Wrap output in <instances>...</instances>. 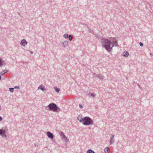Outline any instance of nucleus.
<instances>
[{
    "label": "nucleus",
    "instance_id": "39448f33",
    "mask_svg": "<svg viewBox=\"0 0 153 153\" xmlns=\"http://www.w3.org/2000/svg\"><path fill=\"white\" fill-rule=\"evenodd\" d=\"M0 135L2 137H6V132L2 128L0 129Z\"/></svg>",
    "mask_w": 153,
    "mask_h": 153
},
{
    "label": "nucleus",
    "instance_id": "6ab92c4d",
    "mask_svg": "<svg viewBox=\"0 0 153 153\" xmlns=\"http://www.w3.org/2000/svg\"><path fill=\"white\" fill-rule=\"evenodd\" d=\"M87 153H95V152L91 149H89L87 151Z\"/></svg>",
    "mask_w": 153,
    "mask_h": 153
},
{
    "label": "nucleus",
    "instance_id": "f704fd0d",
    "mask_svg": "<svg viewBox=\"0 0 153 153\" xmlns=\"http://www.w3.org/2000/svg\"><path fill=\"white\" fill-rule=\"evenodd\" d=\"M31 53H32H32H33V52L32 51H31Z\"/></svg>",
    "mask_w": 153,
    "mask_h": 153
},
{
    "label": "nucleus",
    "instance_id": "4468645a",
    "mask_svg": "<svg viewBox=\"0 0 153 153\" xmlns=\"http://www.w3.org/2000/svg\"><path fill=\"white\" fill-rule=\"evenodd\" d=\"M87 27L88 28V31L91 33H92V34H93L94 33V32H93V31L89 27H88V26L87 25Z\"/></svg>",
    "mask_w": 153,
    "mask_h": 153
},
{
    "label": "nucleus",
    "instance_id": "4be33fe9",
    "mask_svg": "<svg viewBox=\"0 0 153 153\" xmlns=\"http://www.w3.org/2000/svg\"><path fill=\"white\" fill-rule=\"evenodd\" d=\"M5 73H6L5 72V70H3L1 72L0 74L1 75H2Z\"/></svg>",
    "mask_w": 153,
    "mask_h": 153
},
{
    "label": "nucleus",
    "instance_id": "f257e3e1",
    "mask_svg": "<svg viewBox=\"0 0 153 153\" xmlns=\"http://www.w3.org/2000/svg\"><path fill=\"white\" fill-rule=\"evenodd\" d=\"M100 42L102 44V46L108 52H110L112 49V47L110 46L111 42L109 39L105 38H102Z\"/></svg>",
    "mask_w": 153,
    "mask_h": 153
},
{
    "label": "nucleus",
    "instance_id": "bb28decb",
    "mask_svg": "<svg viewBox=\"0 0 153 153\" xmlns=\"http://www.w3.org/2000/svg\"><path fill=\"white\" fill-rule=\"evenodd\" d=\"M93 75V76L94 77H97V75L95 73H94Z\"/></svg>",
    "mask_w": 153,
    "mask_h": 153
},
{
    "label": "nucleus",
    "instance_id": "a878e982",
    "mask_svg": "<svg viewBox=\"0 0 153 153\" xmlns=\"http://www.w3.org/2000/svg\"><path fill=\"white\" fill-rule=\"evenodd\" d=\"M63 139H64L65 141H67L68 140V139L67 137L66 136H65V137H64V138H63Z\"/></svg>",
    "mask_w": 153,
    "mask_h": 153
},
{
    "label": "nucleus",
    "instance_id": "cd10ccee",
    "mask_svg": "<svg viewBox=\"0 0 153 153\" xmlns=\"http://www.w3.org/2000/svg\"><path fill=\"white\" fill-rule=\"evenodd\" d=\"M139 45H140V46L141 47H143V43L141 42H140L139 43Z\"/></svg>",
    "mask_w": 153,
    "mask_h": 153
},
{
    "label": "nucleus",
    "instance_id": "393cba45",
    "mask_svg": "<svg viewBox=\"0 0 153 153\" xmlns=\"http://www.w3.org/2000/svg\"><path fill=\"white\" fill-rule=\"evenodd\" d=\"M34 146L35 147H38V143H35Z\"/></svg>",
    "mask_w": 153,
    "mask_h": 153
},
{
    "label": "nucleus",
    "instance_id": "7ed1b4c3",
    "mask_svg": "<svg viewBox=\"0 0 153 153\" xmlns=\"http://www.w3.org/2000/svg\"><path fill=\"white\" fill-rule=\"evenodd\" d=\"M83 120L82 124L88 126L93 124L92 120L89 117H84Z\"/></svg>",
    "mask_w": 153,
    "mask_h": 153
},
{
    "label": "nucleus",
    "instance_id": "f03ea898",
    "mask_svg": "<svg viewBox=\"0 0 153 153\" xmlns=\"http://www.w3.org/2000/svg\"><path fill=\"white\" fill-rule=\"evenodd\" d=\"M49 108L48 110L55 112H58L61 111V109L55 103H52L49 104L47 106Z\"/></svg>",
    "mask_w": 153,
    "mask_h": 153
},
{
    "label": "nucleus",
    "instance_id": "f8f14e48",
    "mask_svg": "<svg viewBox=\"0 0 153 153\" xmlns=\"http://www.w3.org/2000/svg\"><path fill=\"white\" fill-rule=\"evenodd\" d=\"M105 153H109V148L108 147H106L104 149Z\"/></svg>",
    "mask_w": 153,
    "mask_h": 153
},
{
    "label": "nucleus",
    "instance_id": "ddd939ff",
    "mask_svg": "<svg viewBox=\"0 0 153 153\" xmlns=\"http://www.w3.org/2000/svg\"><path fill=\"white\" fill-rule=\"evenodd\" d=\"M97 77H98L99 79L102 80L104 78V76L101 75V74H98L97 75Z\"/></svg>",
    "mask_w": 153,
    "mask_h": 153
},
{
    "label": "nucleus",
    "instance_id": "473e14b6",
    "mask_svg": "<svg viewBox=\"0 0 153 153\" xmlns=\"http://www.w3.org/2000/svg\"><path fill=\"white\" fill-rule=\"evenodd\" d=\"M2 118L0 116V121L2 120Z\"/></svg>",
    "mask_w": 153,
    "mask_h": 153
},
{
    "label": "nucleus",
    "instance_id": "6e6552de",
    "mask_svg": "<svg viewBox=\"0 0 153 153\" xmlns=\"http://www.w3.org/2000/svg\"><path fill=\"white\" fill-rule=\"evenodd\" d=\"M82 115H79L77 117V120L80 122H82L83 121L84 117H82Z\"/></svg>",
    "mask_w": 153,
    "mask_h": 153
},
{
    "label": "nucleus",
    "instance_id": "e433bc0d",
    "mask_svg": "<svg viewBox=\"0 0 153 153\" xmlns=\"http://www.w3.org/2000/svg\"><path fill=\"white\" fill-rule=\"evenodd\" d=\"M18 14L20 15V13H18Z\"/></svg>",
    "mask_w": 153,
    "mask_h": 153
},
{
    "label": "nucleus",
    "instance_id": "aec40b11",
    "mask_svg": "<svg viewBox=\"0 0 153 153\" xmlns=\"http://www.w3.org/2000/svg\"><path fill=\"white\" fill-rule=\"evenodd\" d=\"M60 135L62 136V138H64L66 136L64 134L62 131H61Z\"/></svg>",
    "mask_w": 153,
    "mask_h": 153
},
{
    "label": "nucleus",
    "instance_id": "2f4dec72",
    "mask_svg": "<svg viewBox=\"0 0 153 153\" xmlns=\"http://www.w3.org/2000/svg\"><path fill=\"white\" fill-rule=\"evenodd\" d=\"M114 137V135H112V136H111V137L110 138H112V139H113Z\"/></svg>",
    "mask_w": 153,
    "mask_h": 153
},
{
    "label": "nucleus",
    "instance_id": "412c9836",
    "mask_svg": "<svg viewBox=\"0 0 153 153\" xmlns=\"http://www.w3.org/2000/svg\"><path fill=\"white\" fill-rule=\"evenodd\" d=\"M64 37L65 38H68V34L67 33H65L64 35Z\"/></svg>",
    "mask_w": 153,
    "mask_h": 153
},
{
    "label": "nucleus",
    "instance_id": "dca6fc26",
    "mask_svg": "<svg viewBox=\"0 0 153 153\" xmlns=\"http://www.w3.org/2000/svg\"><path fill=\"white\" fill-rule=\"evenodd\" d=\"M68 38H69V40L70 41H71L73 39V36H72L71 35H69L68 36Z\"/></svg>",
    "mask_w": 153,
    "mask_h": 153
},
{
    "label": "nucleus",
    "instance_id": "7c9ffc66",
    "mask_svg": "<svg viewBox=\"0 0 153 153\" xmlns=\"http://www.w3.org/2000/svg\"><path fill=\"white\" fill-rule=\"evenodd\" d=\"M96 36L98 39H99V35H96Z\"/></svg>",
    "mask_w": 153,
    "mask_h": 153
},
{
    "label": "nucleus",
    "instance_id": "2eb2a0df",
    "mask_svg": "<svg viewBox=\"0 0 153 153\" xmlns=\"http://www.w3.org/2000/svg\"><path fill=\"white\" fill-rule=\"evenodd\" d=\"M54 88L55 91H56V92L59 93V92L60 89L59 88H57L56 87H54Z\"/></svg>",
    "mask_w": 153,
    "mask_h": 153
},
{
    "label": "nucleus",
    "instance_id": "c85d7f7f",
    "mask_svg": "<svg viewBox=\"0 0 153 153\" xmlns=\"http://www.w3.org/2000/svg\"><path fill=\"white\" fill-rule=\"evenodd\" d=\"M79 106L81 108H83V106L81 104H79Z\"/></svg>",
    "mask_w": 153,
    "mask_h": 153
},
{
    "label": "nucleus",
    "instance_id": "5701e85b",
    "mask_svg": "<svg viewBox=\"0 0 153 153\" xmlns=\"http://www.w3.org/2000/svg\"><path fill=\"white\" fill-rule=\"evenodd\" d=\"M14 89V88H10L9 89V91L11 92H13Z\"/></svg>",
    "mask_w": 153,
    "mask_h": 153
},
{
    "label": "nucleus",
    "instance_id": "9d476101",
    "mask_svg": "<svg viewBox=\"0 0 153 153\" xmlns=\"http://www.w3.org/2000/svg\"><path fill=\"white\" fill-rule=\"evenodd\" d=\"M129 53L128 51H125L123 53V55L125 57H127L129 55Z\"/></svg>",
    "mask_w": 153,
    "mask_h": 153
},
{
    "label": "nucleus",
    "instance_id": "4c0bfd02",
    "mask_svg": "<svg viewBox=\"0 0 153 153\" xmlns=\"http://www.w3.org/2000/svg\"><path fill=\"white\" fill-rule=\"evenodd\" d=\"M139 87L140 88V85H139Z\"/></svg>",
    "mask_w": 153,
    "mask_h": 153
},
{
    "label": "nucleus",
    "instance_id": "a211bd4d",
    "mask_svg": "<svg viewBox=\"0 0 153 153\" xmlns=\"http://www.w3.org/2000/svg\"><path fill=\"white\" fill-rule=\"evenodd\" d=\"M114 142V140L112 139V138H110V144L111 145L113 144Z\"/></svg>",
    "mask_w": 153,
    "mask_h": 153
},
{
    "label": "nucleus",
    "instance_id": "423d86ee",
    "mask_svg": "<svg viewBox=\"0 0 153 153\" xmlns=\"http://www.w3.org/2000/svg\"><path fill=\"white\" fill-rule=\"evenodd\" d=\"M27 42L25 39L22 40L20 42V44L23 46H25L27 44Z\"/></svg>",
    "mask_w": 153,
    "mask_h": 153
},
{
    "label": "nucleus",
    "instance_id": "9b49d317",
    "mask_svg": "<svg viewBox=\"0 0 153 153\" xmlns=\"http://www.w3.org/2000/svg\"><path fill=\"white\" fill-rule=\"evenodd\" d=\"M38 89H40L43 91H45L46 90L45 88L44 87H42V85H40V86L38 88Z\"/></svg>",
    "mask_w": 153,
    "mask_h": 153
},
{
    "label": "nucleus",
    "instance_id": "72a5a7b5",
    "mask_svg": "<svg viewBox=\"0 0 153 153\" xmlns=\"http://www.w3.org/2000/svg\"><path fill=\"white\" fill-rule=\"evenodd\" d=\"M5 70V73H6L8 72V70Z\"/></svg>",
    "mask_w": 153,
    "mask_h": 153
},
{
    "label": "nucleus",
    "instance_id": "c756f323",
    "mask_svg": "<svg viewBox=\"0 0 153 153\" xmlns=\"http://www.w3.org/2000/svg\"><path fill=\"white\" fill-rule=\"evenodd\" d=\"M14 88H19V86H16Z\"/></svg>",
    "mask_w": 153,
    "mask_h": 153
},
{
    "label": "nucleus",
    "instance_id": "20e7f679",
    "mask_svg": "<svg viewBox=\"0 0 153 153\" xmlns=\"http://www.w3.org/2000/svg\"><path fill=\"white\" fill-rule=\"evenodd\" d=\"M111 39H111V42L112 44V48L114 46H116V47H118L119 45L117 44V40H116V38H112L111 37Z\"/></svg>",
    "mask_w": 153,
    "mask_h": 153
},
{
    "label": "nucleus",
    "instance_id": "0eeeda50",
    "mask_svg": "<svg viewBox=\"0 0 153 153\" xmlns=\"http://www.w3.org/2000/svg\"><path fill=\"white\" fill-rule=\"evenodd\" d=\"M47 134V136L49 138L53 139L54 137L53 134L50 132V131H48Z\"/></svg>",
    "mask_w": 153,
    "mask_h": 153
},
{
    "label": "nucleus",
    "instance_id": "f3484780",
    "mask_svg": "<svg viewBox=\"0 0 153 153\" xmlns=\"http://www.w3.org/2000/svg\"><path fill=\"white\" fill-rule=\"evenodd\" d=\"M3 62L1 59L0 58V67H1L3 65Z\"/></svg>",
    "mask_w": 153,
    "mask_h": 153
},
{
    "label": "nucleus",
    "instance_id": "b1692460",
    "mask_svg": "<svg viewBox=\"0 0 153 153\" xmlns=\"http://www.w3.org/2000/svg\"><path fill=\"white\" fill-rule=\"evenodd\" d=\"M91 95L93 97H95L96 96L95 94L94 93H91Z\"/></svg>",
    "mask_w": 153,
    "mask_h": 153
},
{
    "label": "nucleus",
    "instance_id": "1a4fd4ad",
    "mask_svg": "<svg viewBox=\"0 0 153 153\" xmlns=\"http://www.w3.org/2000/svg\"><path fill=\"white\" fill-rule=\"evenodd\" d=\"M62 46L64 47H66L68 45V42L67 41H65L62 42Z\"/></svg>",
    "mask_w": 153,
    "mask_h": 153
},
{
    "label": "nucleus",
    "instance_id": "c9c22d12",
    "mask_svg": "<svg viewBox=\"0 0 153 153\" xmlns=\"http://www.w3.org/2000/svg\"><path fill=\"white\" fill-rule=\"evenodd\" d=\"M150 55H152V53H150Z\"/></svg>",
    "mask_w": 153,
    "mask_h": 153
}]
</instances>
